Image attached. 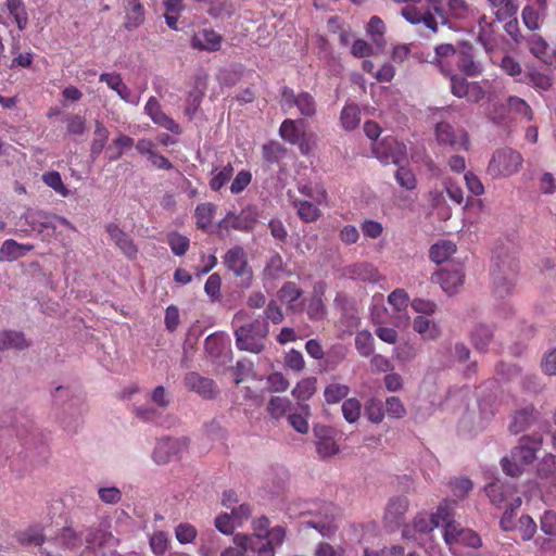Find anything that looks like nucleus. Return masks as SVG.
Masks as SVG:
<instances>
[{
	"label": "nucleus",
	"mask_w": 556,
	"mask_h": 556,
	"mask_svg": "<svg viewBox=\"0 0 556 556\" xmlns=\"http://www.w3.org/2000/svg\"><path fill=\"white\" fill-rule=\"evenodd\" d=\"M248 318L249 314L245 311H239L233 317L237 348L251 353H261L265 348L269 325L261 317L245 323Z\"/></svg>",
	"instance_id": "nucleus-1"
},
{
	"label": "nucleus",
	"mask_w": 556,
	"mask_h": 556,
	"mask_svg": "<svg viewBox=\"0 0 556 556\" xmlns=\"http://www.w3.org/2000/svg\"><path fill=\"white\" fill-rule=\"evenodd\" d=\"M542 438L539 435H526L519 440V444L511 451L510 458L502 459L504 472L511 477H517L522 471V466L531 464L536 458V453L541 450Z\"/></svg>",
	"instance_id": "nucleus-2"
},
{
	"label": "nucleus",
	"mask_w": 556,
	"mask_h": 556,
	"mask_svg": "<svg viewBox=\"0 0 556 556\" xmlns=\"http://www.w3.org/2000/svg\"><path fill=\"white\" fill-rule=\"evenodd\" d=\"M522 163L523 157L520 152L503 148L493 154L489 163V172L494 177H509L520 170Z\"/></svg>",
	"instance_id": "nucleus-3"
},
{
	"label": "nucleus",
	"mask_w": 556,
	"mask_h": 556,
	"mask_svg": "<svg viewBox=\"0 0 556 556\" xmlns=\"http://www.w3.org/2000/svg\"><path fill=\"white\" fill-rule=\"evenodd\" d=\"M372 153L384 165H399L407 157L406 146L392 136H387L377 142L372 148Z\"/></svg>",
	"instance_id": "nucleus-4"
},
{
	"label": "nucleus",
	"mask_w": 556,
	"mask_h": 556,
	"mask_svg": "<svg viewBox=\"0 0 556 556\" xmlns=\"http://www.w3.org/2000/svg\"><path fill=\"white\" fill-rule=\"evenodd\" d=\"M224 264L236 277L242 278L244 287H250L253 273L248 263L244 249L240 245L230 248L224 255Z\"/></svg>",
	"instance_id": "nucleus-5"
},
{
	"label": "nucleus",
	"mask_w": 556,
	"mask_h": 556,
	"mask_svg": "<svg viewBox=\"0 0 556 556\" xmlns=\"http://www.w3.org/2000/svg\"><path fill=\"white\" fill-rule=\"evenodd\" d=\"M435 138L441 146H448L454 150H469V137L467 131L463 128H454L448 123L441 122L437 124Z\"/></svg>",
	"instance_id": "nucleus-6"
},
{
	"label": "nucleus",
	"mask_w": 556,
	"mask_h": 556,
	"mask_svg": "<svg viewBox=\"0 0 556 556\" xmlns=\"http://www.w3.org/2000/svg\"><path fill=\"white\" fill-rule=\"evenodd\" d=\"M282 102L287 106H296L299 113L306 118L313 117L317 112V103L315 98L307 91H302L298 94L293 89L283 87L281 89Z\"/></svg>",
	"instance_id": "nucleus-7"
},
{
	"label": "nucleus",
	"mask_w": 556,
	"mask_h": 556,
	"mask_svg": "<svg viewBox=\"0 0 556 556\" xmlns=\"http://www.w3.org/2000/svg\"><path fill=\"white\" fill-rule=\"evenodd\" d=\"M451 517V501H443L435 513L431 515L418 514L413 520V527L417 532L428 533L443 525Z\"/></svg>",
	"instance_id": "nucleus-8"
},
{
	"label": "nucleus",
	"mask_w": 556,
	"mask_h": 556,
	"mask_svg": "<svg viewBox=\"0 0 556 556\" xmlns=\"http://www.w3.org/2000/svg\"><path fill=\"white\" fill-rule=\"evenodd\" d=\"M409 501L406 496L400 495L389 500L383 516V525L390 531L399 529L405 521Z\"/></svg>",
	"instance_id": "nucleus-9"
},
{
	"label": "nucleus",
	"mask_w": 556,
	"mask_h": 556,
	"mask_svg": "<svg viewBox=\"0 0 556 556\" xmlns=\"http://www.w3.org/2000/svg\"><path fill=\"white\" fill-rule=\"evenodd\" d=\"M185 387L192 392L198 393L203 399H213L218 393V389L213 379L203 377L198 372L191 371L185 376Z\"/></svg>",
	"instance_id": "nucleus-10"
},
{
	"label": "nucleus",
	"mask_w": 556,
	"mask_h": 556,
	"mask_svg": "<svg viewBox=\"0 0 556 556\" xmlns=\"http://www.w3.org/2000/svg\"><path fill=\"white\" fill-rule=\"evenodd\" d=\"M485 492L491 503L498 508H506L517 496L516 489L509 483L494 481L485 486Z\"/></svg>",
	"instance_id": "nucleus-11"
},
{
	"label": "nucleus",
	"mask_w": 556,
	"mask_h": 556,
	"mask_svg": "<svg viewBox=\"0 0 556 556\" xmlns=\"http://www.w3.org/2000/svg\"><path fill=\"white\" fill-rule=\"evenodd\" d=\"M105 229L111 240L127 258L134 260L137 257L138 248L129 235L114 223L108 224Z\"/></svg>",
	"instance_id": "nucleus-12"
},
{
	"label": "nucleus",
	"mask_w": 556,
	"mask_h": 556,
	"mask_svg": "<svg viewBox=\"0 0 556 556\" xmlns=\"http://www.w3.org/2000/svg\"><path fill=\"white\" fill-rule=\"evenodd\" d=\"M286 538V530L281 526L274 527L269 530L263 541L255 539L253 554L257 556H274L275 546L281 545Z\"/></svg>",
	"instance_id": "nucleus-13"
},
{
	"label": "nucleus",
	"mask_w": 556,
	"mask_h": 556,
	"mask_svg": "<svg viewBox=\"0 0 556 556\" xmlns=\"http://www.w3.org/2000/svg\"><path fill=\"white\" fill-rule=\"evenodd\" d=\"M547 15V2L542 0L541 3H528L521 11V20L523 25L530 30H539Z\"/></svg>",
	"instance_id": "nucleus-14"
},
{
	"label": "nucleus",
	"mask_w": 556,
	"mask_h": 556,
	"mask_svg": "<svg viewBox=\"0 0 556 556\" xmlns=\"http://www.w3.org/2000/svg\"><path fill=\"white\" fill-rule=\"evenodd\" d=\"M223 37L213 29H201L191 38V47L199 51L215 52L222 47Z\"/></svg>",
	"instance_id": "nucleus-15"
},
{
	"label": "nucleus",
	"mask_w": 556,
	"mask_h": 556,
	"mask_svg": "<svg viewBox=\"0 0 556 556\" xmlns=\"http://www.w3.org/2000/svg\"><path fill=\"white\" fill-rule=\"evenodd\" d=\"M464 279L465 275L460 268L452 270L443 268L432 276V280L438 282L447 294L455 293L463 286Z\"/></svg>",
	"instance_id": "nucleus-16"
},
{
	"label": "nucleus",
	"mask_w": 556,
	"mask_h": 556,
	"mask_svg": "<svg viewBox=\"0 0 556 556\" xmlns=\"http://www.w3.org/2000/svg\"><path fill=\"white\" fill-rule=\"evenodd\" d=\"M14 540L22 546H42L46 542L45 529L41 525H29L13 533Z\"/></svg>",
	"instance_id": "nucleus-17"
},
{
	"label": "nucleus",
	"mask_w": 556,
	"mask_h": 556,
	"mask_svg": "<svg viewBox=\"0 0 556 556\" xmlns=\"http://www.w3.org/2000/svg\"><path fill=\"white\" fill-rule=\"evenodd\" d=\"M326 514L324 517H317L306 520L304 525L307 528L316 529L323 536L330 538L337 531L334 523V507L332 505L325 506Z\"/></svg>",
	"instance_id": "nucleus-18"
},
{
	"label": "nucleus",
	"mask_w": 556,
	"mask_h": 556,
	"mask_svg": "<svg viewBox=\"0 0 556 556\" xmlns=\"http://www.w3.org/2000/svg\"><path fill=\"white\" fill-rule=\"evenodd\" d=\"M52 540L56 546L68 551L78 549L83 543L81 534L70 526L60 529Z\"/></svg>",
	"instance_id": "nucleus-19"
},
{
	"label": "nucleus",
	"mask_w": 556,
	"mask_h": 556,
	"mask_svg": "<svg viewBox=\"0 0 556 556\" xmlns=\"http://www.w3.org/2000/svg\"><path fill=\"white\" fill-rule=\"evenodd\" d=\"M345 274L354 280L376 282L379 279L378 269L370 263L353 264L345 269Z\"/></svg>",
	"instance_id": "nucleus-20"
},
{
	"label": "nucleus",
	"mask_w": 556,
	"mask_h": 556,
	"mask_svg": "<svg viewBox=\"0 0 556 556\" xmlns=\"http://www.w3.org/2000/svg\"><path fill=\"white\" fill-rule=\"evenodd\" d=\"M34 249L33 244L18 243L13 239L5 240L0 248V261L13 262L23 257Z\"/></svg>",
	"instance_id": "nucleus-21"
},
{
	"label": "nucleus",
	"mask_w": 556,
	"mask_h": 556,
	"mask_svg": "<svg viewBox=\"0 0 556 556\" xmlns=\"http://www.w3.org/2000/svg\"><path fill=\"white\" fill-rule=\"evenodd\" d=\"M256 219L254 217L244 215H236L233 212H228L227 215L220 220L219 227L225 229H235L240 231H250L253 229Z\"/></svg>",
	"instance_id": "nucleus-22"
},
{
	"label": "nucleus",
	"mask_w": 556,
	"mask_h": 556,
	"mask_svg": "<svg viewBox=\"0 0 556 556\" xmlns=\"http://www.w3.org/2000/svg\"><path fill=\"white\" fill-rule=\"evenodd\" d=\"M144 7L139 0H126L124 26L127 30L138 28L144 22Z\"/></svg>",
	"instance_id": "nucleus-23"
},
{
	"label": "nucleus",
	"mask_w": 556,
	"mask_h": 556,
	"mask_svg": "<svg viewBox=\"0 0 556 556\" xmlns=\"http://www.w3.org/2000/svg\"><path fill=\"white\" fill-rule=\"evenodd\" d=\"M519 81H522L529 86H531L533 89H535L538 92L548 91L553 87V78L535 68H529L526 73L522 79Z\"/></svg>",
	"instance_id": "nucleus-24"
},
{
	"label": "nucleus",
	"mask_w": 556,
	"mask_h": 556,
	"mask_svg": "<svg viewBox=\"0 0 556 556\" xmlns=\"http://www.w3.org/2000/svg\"><path fill=\"white\" fill-rule=\"evenodd\" d=\"M89 545L98 546H115L118 540L112 534L106 526L100 525L99 527H91L86 536Z\"/></svg>",
	"instance_id": "nucleus-25"
},
{
	"label": "nucleus",
	"mask_w": 556,
	"mask_h": 556,
	"mask_svg": "<svg viewBox=\"0 0 556 556\" xmlns=\"http://www.w3.org/2000/svg\"><path fill=\"white\" fill-rule=\"evenodd\" d=\"M255 538H251L244 533H237L233 536L235 546L226 547L222 551L220 556H245L250 551L253 553Z\"/></svg>",
	"instance_id": "nucleus-26"
},
{
	"label": "nucleus",
	"mask_w": 556,
	"mask_h": 556,
	"mask_svg": "<svg viewBox=\"0 0 556 556\" xmlns=\"http://www.w3.org/2000/svg\"><path fill=\"white\" fill-rule=\"evenodd\" d=\"M486 2L500 22L514 17L519 9L518 0H486Z\"/></svg>",
	"instance_id": "nucleus-27"
},
{
	"label": "nucleus",
	"mask_w": 556,
	"mask_h": 556,
	"mask_svg": "<svg viewBox=\"0 0 556 556\" xmlns=\"http://www.w3.org/2000/svg\"><path fill=\"white\" fill-rule=\"evenodd\" d=\"M99 79L100 81L105 83L110 89L114 90L122 100L126 102L129 101L131 91L123 81L118 73H102Z\"/></svg>",
	"instance_id": "nucleus-28"
},
{
	"label": "nucleus",
	"mask_w": 556,
	"mask_h": 556,
	"mask_svg": "<svg viewBox=\"0 0 556 556\" xmlns=\"http://www.w3.org/2000/svg\"><path fill=\"white\" fill-rule=\"evenodd\" d=\"M216 205L211 202L198 204L194 210L195 225L199 229L206 231L215 217Z\"/></svg>",
	"instance_id": "nucleus-29"
},
{
	"label": "nucleus",
	"mask_w": 556,
	"mask_h": 556,
	"mask_svg": "<svg viewBox=\"0 0 556 556\" xmlns=\"http://www.w3.org/2000/svg\"><path fill=\"white\" fill-rule=\"evenodd\" d=\"M4 7L13 17L17 28L20 30L26 29L28 25V14L23 0H5Z\"/></svg>",
	"instance_id": "nucleus-30"
},
{
	"label": "nucleus",
	"mask_w": 556,
	"mask_h": 556,
	"mask_svg": "<svg viewBox=\"0 0 556 556\" xmlns=\"http://www.w3.org/2000/svg\"><path fill=\"white\" fill-rule=\"evenodd\" d=\"M456 252V245L448 240H440L432 244L429 250V257L432 262L441 264L447 261Z\"/></svg>",
	"instance_id": "nucleus-31"
},
{
	"label": "nucleus",
	"mask_w": 556,
	"mask_h": 556,
	"mask_svg": "<svg viewBox=\"0 0 556 556\" xmlns=\"http://www.w3.org/2000/svg\"><path fill=\"white\" fill-rule=\"evenodd\" d=\"M93 139L90 143V156L92 160H96L105 148L109 140V130L108 128L99 121L96 122Z\"/></svg>",
	"instance_id": "nucleus-32"
},
{
	"label": "nucleus",
	"mask_w": 556,
	"mask_h": 556,
	"mask_svg": "<svg viewBox=\"0 0 556 556\" xmlns=\"http://www.w3.org/2000/svg\"><path fill=\"white\" fill-rule=\"evenodd\" d=\"M457 67L468 77H477L482 73V65L467 51H462L458 54Z\"/></svg>",
	"instance_id": "nucleus-33"
},
{
	"label": "nucleus",
	"mask_w": 556,
	"mask_h": 556,
	"mask_svg": "<svg viewBox=\"0 0 556 556\" xmlns=\"http://www.w3.org/2000/svg\"><path fill=\"white\" fill-rule=\"evenodd\" d=\"M533 406L525 407L517 410L514 416L509 429L517 434L528 429L533 422Z\"/></svg>",
	"instance_id": "nucleus-34"
},
{
	"label": "nucleus",
	"mask_w": 556,
	"mask_h": 556,
	"mask_svg": "<svg viewBox=\"0 0 556 556\" xmlns=\"http://www.w3.org/2000/svg\"><path fill=\"white\" fill-rule=\"evenodd\" d=\"M455 502H451V517L447 520L443 521L442 527H444V540L447 544H453L454 542H458L460 540H465V533L467 530H464L459 523L453 520V505Z\"/></svg>",
	"instance_id": "nucleus-35"
},
{
	"label": "nucleus",
	"mask_w": 556,
	"mask_h": 556,
	"mask_svg": "<svg viewBox=\"0 0 556 556\" xmlns=\"http://www.w3.org/2000/svg\"><path fill=\"white\" fill-rule=\"evenodd\" d=\"M177 453L176 440H162L160 441L153 452V458L157 464L168 463Z\"/></svg>",
	"instance_id": "nucleus-36"
},
{
	"label": "nucleus",
	"mask_w": 556,
	"mask_h": 556,
	"mask_svg": "<svg viewBox=\"0 0 556 556\" xmlns=\"http://www.w3.org/2000/svg\"><path fill=\"white\" fill-rule=\"evenodd\" d=\"M413 328L420 333L424 339L434 340L441 334L439 326L424 316H417L414 319Z\"/></svg>",
	"instance_id": "nucleus-37"
},
{
	"label": "nucleus",
	"mask_w": 556,
	"mask_h": 556,
	"mask_svg": "<svg viewBox=\"0 0 556 556\" xmlns=\"http://www.w3.org/2000/svg\"><path fill=\"white\" fill-rule=\"evenodd\" d=\"M28 346L25 337L22 332L8 330L0 334V350H24Z\"/></svg>",
	"instance_id": "nucleus-38"
},
{
	"label": "nucleus",
	"mask_w": 556,
	"mask_h": 556,
	"mask_svg": "<svg viewBox=\"0 0 556 556\" xmlns=\"http://www.w3.org/2000/svg\"><path fill=\"white\" fill-rule=\"evenodd\" d=\"M492 338L493 331L486 325H477L471 331V342L479 351H485Z\"/></svg>",
	"instance_id": "nucleus-39"
},
{
	"label": "nucleus",
	"mask_w": 556,
	"mask_h": 556,
	"mask_svg": "<svg viewBox=\"0 0 556 556\" xmlns=\"http://www.w3.org/2000/svg\"><path fill=\"white\" fill-rule=\"evenodd\" d=\"M340 121L344 129H355L361 123L359 108L356 104H345L341 111Z\"/></svg>",
	"instance_id": "nucleus-40"
},
{
	"label": "nucleus",
	"mask_w": 556,
	"mask_h": 556,
	"mask_svg": "<svg viewBox=\"0 0 556 556\" xmlns=\"http://www.w3.org/2000/svg\"><path fill=\"white\" fill-rule=\"evenodd\" d=\"M316 383L315 377L304 378L294 387L292 395L299 401H306L315 394Z\"/></svg>",
	"instance_id": "nucleus-41"
},
{
	"label": "nucleus",
	"mask_w": 556,
	"mask_h": 556,
	"mask_svg": "<svg viewBox=\"0 0 556 556\" xmlns=\"http://www.w3.org/2000/svg\"><path fill=\"white\" fill-rule=\"evenodd\" d=\"M294 206L298 208V215L305 223L316 222L320 216L318 206L308 201H295Z\"/></svg>",
	"instance_id": "nucleus-42"
},
{
	"label": "nucleus",
	"mask_w": 556,
	"mask_h": 556,
	"mask_svg": "<svg viewBox=\"0 0 556 556\" xmlns=\"http://www.w3.org/2000/svg\"><path fill=\"white\" fill-rule=\"evenodd\" d=\"M355 348L359 355L368 357L375 350V340L367 330L358 331L355 336Z\"/></svg>",
	"instance_id": "nucleus-43"
},
{
	"label": "nucleus",
	"mask_w": 556,
	"mask_h": 556,
	"mask_svg": "<svg viewBox=\"0 0 556 556\" xmlns=\"http://www.w3.org/2000/svg\"><path fill=\"white\" fill-rule=\"evenodd\" d=\"M350 388L343 383H330L324 390L325 401L328 404H337L348 396Z\"/></svg>",
	"instance_id": "nucleus-44"
},
{
	"label": "nucleus",
	"mask_w": 556,
	"mask_h": 556,
	"mask_svg": "<svg viewBox=\"0 0 556 556\" xmlns=\"http://www.w3.org/2000/svg\"><path fill=\"white\" fill-rule=\"evenodd\" d=\"M530 52L540 60H545L547 56L548 51V43L546 40L536 34H532L528 38H525V40Z\"/></svg>",
	"instance_id": "nucleus-45"
},
{
	"label": "nucleus",
	"mask_w": 556,
	"mask_h": 556,
	"mask_svg": "<svg viewBox=\"0 0 556 556\" xmlns=\"http://www.w3.org/2000/svg\"><path fill=\"white\" fill-rule=\"evenodd\" d=\"M167 243L172 252L177 256L185 255L190 247L189 238L176 231L168 233Z\"/></svg>",
	"instance_id": "nucleus-46"
},
{
	"label": "nucleus",
	"mask_w": 556,
	"mask_h": 556,
	"mask_svg": "<svg viewBox=\"0 0 556 556\" xmlns=\"http://www.w3.org/2000/svg\"><path fill=\"white\" fill-rule=\"evenodd\" d=\"M296 123V121L288 118L281 123L279 128L280 137L291 144H295L301 137V131Z\"/></svg>",
	"instance_id": "nucleus-47"
},
{
	"label": "nucleus",
	"mask_w": 556,
	"mask_h": 556,
	"mask_svg": "<svg viewBox=\"0 0 556 556\" xmlns=\"http://www.w3.org/2000/svg\"><path fill=\"white\" fill-rule=\"evenodd\" d=\"M507 105L510 111L521 115L526 121L533 119V111L526 100L517 96H510L507 99Z\"/></svg>",
	"instance_id": "nucleus-48"
},
{
	"label": "nucleus",
	"mask_w": 556,
	"mask_h": 556,
	"mask_svg": "<svg viewBox=\"0 0 556 556\" xmlns=\"http://www.w3.org/2000/svg\"><path fill=\"white\" fill-rule=\"evenodd\" d=\"M342 415L349 424H354L359 419L362 405L356 397L346 399L341 406Z\"/></svg>",
	"instance_id": "nucleus-49"
},
{
	"label": "nucleus",
	"mask_w": 556,
	"mask_h": 556,
	"mask_svg": "<svg viewBox=\"0 0 556 556\" xmlns=\"http://www.w3.org/2000/svg\"><path fill=\"white\" fill-rule=\"evenodd\" d=\"M149 545L154 555L163 556L169 545L168 534L164 531L153 532L149 539Z\"/></svg>",
	"instance_id": "nucleus-50"
},
{
	"label": "nucleus",
	"mask_w": 556,
	"mask_h": 556,
	"mask_svg": "<svg viewBox=\"0 0 556 556\" xmlns=\"http://www.w3.org/2000/svg\"><path fill=\"white\" fill-rule=\"evenodd\" d=\"M386 25L383 21L378 16H372L369 20V23L367 25V34L370 36L371 40L376 43L377 47H382L384 40Z\"/></svg>",
	"instance_id": "nucleus-51"
},
{
	"label": "nucleus",
	"mask_w": 556,
	"mask_h": 556,
	"mask_svg": "<svg viewBox=\"0 0 556 556\" xmlns=\"http://www.w3.org/2000/svg\"><path fill=\"white\" fill-rule=\"evenodd\" d=\"M291 401L287 397L273 396L267 404V412L275 419L281 418L290 408Z\"/></svg>",
	"instance_id": "nucleus-52"
},
{
	"label": "nucleus",
	"mask_w": 556,
	"mask_h": 556,
	"mask_svg": "<svg viewBox=\"0 0 556 556\" xmlns=\"http://www.w3.org/2000/svg\"><path fill=\"white\" fill-rule=\"evenodd\" d=\"M364 412L365 416L372 424H380L384 418L382 403L376 397H371L366 402Z\"/></svg>",
	"instance_id": "nucleus-53"
},
{
	"label": "nucleus",
	"mask_w": 556,
	"mask_h": 556,
	"mask_svg": "<svg viewBox=\"0 0 556 556\" xmlns=\"http://www.w3.org/2000/svg\"><path fill=\"white\" fill-rule=\"evenodd\" d=\"M41 179L48 187L53 189L56 193L61 194L62 197L68 195L70 191L64 186V184L62 181V177L59 172H56V170L46 172L45 174H42Z\"/></svg>",
	"instance_id": "nucleus-54"
},
{
	"label": "nucleus",
	"mask_w": 556,
	"mask_h": 556,
	"mask_svg": "<svg viewBox=\"0 0 556 556\" xmlns=\"http://www.w3.org/2000/svg\"><path fill=\"white\" fill-rule=\"evenodd\" d=\"M232 175L233 167L229 163L217 173L213 174V177L210 180V188L213 191H219L231 179Z\"/></svg>",
	"instance_id": "nucleus-55"
},
{
	"label": "nucleus",
	"mask_w": 556,
	"mask_h": 556,
	"mask_svg": "<svg viewBox=\"0 0 556 556\" xmlns=\"http://www.w3.org/2000/svg\"><path fill=\"white\" fill-rule=\"evenodd\" d=\"M302 295V290L293 281H288L282 285L278 291V298L283 303H293Z\"/></svg>",
	"instance_id": "nucleus-56"
},
{
	"label": "nucleus",
	"mask_w": 556,
	"mask_h": 556,
	"mask_svg": "<svg viewBox=\"0 0 556 556\" xmlns=\"http://www.w3.org/2000/svg\"><path fill=\"white\" fill-rule=\"evenodd\" d=\"M395 179L397 184L406 190H413L416 188V177L408 167L400 166L395 172Z\"/></svg>",
	"instance_id": "nucleus-57"
},
{
	"label": "nucleus",
	"mask_w": 556,
	"mask_h": 556,
	"mask_svg": "<svg viewBox=\"0 0 556 556\" xmlns=\"http://www.w3.org/2000/svg\"><path fill=\"white\" fill-rule=\"evenodd\" d=\"M198 531L190 523H179L175 529V535L180 544H189L197 538Z\"/></svg>",
	"instance_id": "nucleus-58"
},
{
	"label": "nucleus",
	"mask_w": 556,
	"mask_h": 556,
	"mask_svg": "<svg viewBox=\"0 0 556 556\" xmlns=\"http://www.w3.org/2000/svg\"><path fill=\"white\" fill-rule=\"evenodd\" d=\"M386 412L389 417L401 419L406 415V408L397 396H389L386 400Z\"/></svg>",
	"instance_id": "nucleus-59"
},
{
	"label": "nucleus",
	"mask_w": 556,
	"mask_h": 556,
	"mask_svg": "<svg viewBox=\"0 0 556 556\" xmlns=\"http://www.w3.org/2000/svg\"><path fill=\"white\" fill-rule=\"evenodd\" d=\"M450 83L452 94L459 99L465 98L470 81H468L464 76L453 74L450 75Z\"/></svg>",
	"instance_id": "nucleus-60"
},
{
	"label": "nucleus",
	"mask_w": 556,
	"mask_h": 556,
	"mask_svg": "<svg viewBox=\"0 0 556 556\" xmlns=\"http://www.w3.org/2000/svg\"><path fill=\"white\" fill-rule=\"evenodd\" d=\"M556 472V456L547 454L543 457L538 467V475L541 479H548Z\"/></svg>",
	"instance_id": "nucleus-61"
},
{
	"label": "nucleus",
	"mask_w": 556,
	"mask_h": 556,
	"mask_svg": "<svg viewBox=\"0 0 556 556\" xmlns=\"http://www.w3.org/2000/svg\"><path fill=\"white\" fill-rule=\"evenodd\" d=\"M67 132L75 136H81L86 130V121L83 116L71 114L66 116Z\"/></svg>",
	"instance_id": "nucleus-62"
},
{
	"label": "nucleus",
	"mask_w": 556,
	"mask_h": 556,
	"mask_svg": "<svg viewBox=\"0 0 556 556\" xmlns=\"http://www.w3.org/2000/svg\"><path fill=\"white\" fill-rule=\"evenodd\" d=\"M448 13L457 20H465L470 14V8L465 0H450Z\"/></svg>",
	"instance_id": "nucleus-63"
},
{
	"label": "nucleus",
	"mask_w": 556,
	"mask_h": 556,
	"mask_svg": "<svg viewBox=\"0 0 556 556\" xmlns=\"http://www.w3.org/2000/svg\"><path fill=\"white\" fill-rule=\"evenodd\" d=\"M345 549L341 546H332L330 543L321 542L315 547L314 556H344Z\"/></svg>",
	"instance_id": "nucleus-64"
}]
</instances>
